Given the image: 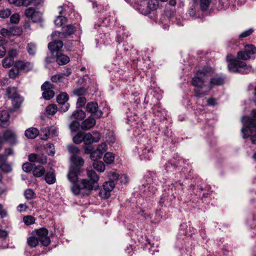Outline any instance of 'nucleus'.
<instances>
[{
    "instance_id": "obj_25",
    "label": "nucleus",
    "mask_w": 256,
    "mask_h": 256,
    "mask_svg": "<svg viewBox=\"0 0 256 256\" xmlns=\"http://www.w3.org/2000/svg\"><path fill=\"white\" fill-rule=\"evenodd\" d=\"M6 95L9 98L12 99L19 94L16 87H8L6 88Z\"/></svg>"
},
{
    "instance_id": "obj_45",
    "label": "nucleus",
    "mask_w": 256,
    "mask_h": 256,
    "mask_svg": "<svg viewBox=\"0 0 256 256\" xmlns=\"http://www.w3.org/2000/svg\"><path fill=\"white\" fill-rule=\"evenodd\" d=\"M80 123L76 120L72 121L70 124V128L72 132L78 131Z\"/></svg>"
},
{
    "instance_id": "obj_44",
    "label": "nucleus",
    "mask_w": 256,
    "mask_h": 256,
    "mask_svg": "<svg viewBox=\"0 0 256 256\" xmlns=\"http://www.w3.org/2000/svg\"><path fill=\"white\" fill-rule=\"evenodd\" d=\"M11 10L8 8H4L0 10V17L1 18H7L11 14Z\"/></svg>"
},
{
    "instance_id": "obj_31",
    "label": "nucleus",
    "mask_w": 256,
    "mask_h": 256,
    "mask_svg": "<svg viewBox=\"0 0 256 256\" xmlns=\"http://www.w3.org/2000/svg\"><path fill=\"white\" fill-rule=\"evenodd\" d=\"M12 102V106L15 108H19L21 104H22V102L23 101V99L22 97L20 96V95L16 97H14V98L11 99Z\"/></svg>"
},
{
    "instance_id": "obj_24",
    "label": "nucleus",
    "mask_w": 256,
    "mask_h": 256,
    "mask_svg": "<svg viewBox=\"0 0 256 256\" xmlns=\"http://www.w3.org/2000/svg\"><path fill=\"white\" fill-rule=\"evenodd\" d=\"M33 0H8L10 3L16 6H28Z\"/></svg>"
},
{
    "instance_id": "obj_49",
    "label": "nucleus",
    "mask_w": 256,
    "mask_h": 256,
    "mask_svg": "<svg viewBox=\"0 0 256 256\" xmlns=\"http://www.w3.org/2000/svg\"><path fill=\"white\" fill-rule=\"evenodd\" d=\"M22 170L28 172H30V171H32L33 168H34V166L33 164L30 162H26L23 164L22 165Z\"/></svg>"
},
{
    "instance_id": "obj_58",
    "label": "nucleus",
    "mask_w": 256,
    "mask_h": 256,
    "mask_svg": "<svg viewBox=\"0 0 256 256\" xmlns=\"http://www.w3.org/2000/svg\"><path fill=\"white\" fill-rule=\"evenodd\" d=\"M97 150L102 153L103 155L104 153L107 150V145L106 143H102L98 145Z\"/></svg>"
},
{
    "instance_id": "obj_61",
    "label": "nucleus",
    "mask_w": 256,
    "mask_h": 256,
    "mask_svg": "<svg viewBox=\"0 0 256 256\" xmlns=\"http://www.w3.org/2000/svg\"><path fill=\"white\" fill-rule=\"evenodd\" d=\"M18 51L16 49H11L8 52V58H10L12 60L13 58L18 56Z\"/></svg>"
},
{
    "instance_id": "obj_15",
    "label": "nucleus",
    "mask_w": 256,
    "mask_h": 256,
    "mask_svg": "<svg viewBox=\"0 0 256 256\" xmlns=\"http://www.w3.org/2000/svg\"><path fill=\"white\" fill-rule=\"evenodd\" d=\"M28 160L30 162H36L40 164H44L46 162V157L44 155H38L35 154H31L28 156Z\"/></svg>"
},
{
    "instance_id": "obj_16",
    "label": "nucleus",
    "mask_w": 256,
    "mask_h": 256,
    "mask_svg": "<svg viewBox=\"0 0 256 256\" xmlns=\"http://www.w3.org/2000/svg\"><path fill=\"white\" fill-rule=\"evenodd\" d=\"M224 78L222 76H216L210 78L208 84L210 86V90L214 86L222 85L224 83Z\"/></svg>"
},
{
    "instance_id": "obj_41",
    "label": "nucleus",
    "mask_w": 256,
    "mask_h": 256,
    "mask_svg": "<svg viewBox=\"0 0 256 256\" xmlns=\"http://www.w3.org/2000/svg\"><path fill=\"white\" fill-rule=\"evenodd\" d=\"M10 118L8 112L4 110L0 112V120L2 122H7Z\"/></svg>"
},
{
    "instance_id": "obj_22",
    "label": "nucleus",
    "mask_w": 256,
    "mask_h": 256,
    "mask_svg": "<svg viewBox=\"0 0 256 256\" xmlns=\"http://www.w3.org/2000/svg\"><path fill=\"white\" fill-rule=\"evenodd\" d=\"M56 62L59 65H64L70 62V58L64 54H60L56 56Z\"/></svg>"
},
{
    "instance_id": "obj_42",
    "label": "nucleus",
    "mask_w": 256,
    "mask_h": 256,
    "mask_svg": "<svg viewBox=\"0 0 256 256\" xmlns=\"http://www.w3.org/2000/svg\"><path fill=\"white\" fill-rule=\"evenodd\" d=\"M11 36H20L22 33V30L19 27L14 26L10 28Z\"/></svg>"
},
{
    "instance_id": "obj_2",
    "label": "nucleus",
    "mask_w": 256,
    "mask_h": 256,
    "mask_svg": "<svg viewBox=\"0 0 256 256\" xmlns=\"http://www.w3.org/2000/svg\"><path fill=\"white\" fill-rule=\"evenodd\" d=\"M214 73L211 67H206L198 70L192 80V84L194 87V92L196 96L202 98L208 94L210 86L208 84V77Z\"/></svg>"
},
{
    "instance_id": "obj_46",
    "label": "nucleus",
    "mask_w": 256,
    "mask_h": 256,
    "mask_svg": "<svg viewBox=\"0 0 256 256\" xmlns=\"http://www.w3.org/2000/svg\"><path fill=\"white\" fill-rule=\"evenodd\" d=\"M24 196L27 200H31L34 198V192L31 189H27L25 190Z\"/></svg>"
},
{
    "instance_id": "obj_6",
    "label": "nucleus",
    "mask_w": 256,
    "mask_h": 256,
    "mask_svg": "<svg viewBox=\"0 0 256 256\" xmlns=\"http://www.w3.org/2000/svg\"><path fill=\"white\" fill-rule=\"evenodd\" d=\"M251 114L252 117L244 116L241 120L244 125L242 132L244 138L250 136V134L252 133L250 128H256V110H252Z\"/></svg>"
},
{
    "instance_id": "obj_52",
    "label": "nucleus",
    "mask_w": 256,
    "mask_h": 256,
    "mask_svg": "<svg viewBox=\"0 0 256 256\" xmlns=\"http://www.w3.org/2000/svg\"><path fill=\"white\" fill-rule=\"evenodd\" d=\"M24 222L26 225H30L34 222V218L32 216H26L24 218Z\"/></svg>"
},
{
    "instance_id": "obj_53",
    "label": "nucleus",
    "mask_w": 256,
    "mask_h": 256,
    "mask_svg": "<svg viewBox=\"0 0 256 256\" xmlns=\"http://www.w3.org/2000/svg\"><path fill=\"white\" fill-rule=\"evenodd\" d=\"M64 78L63 75L62 74H55L51 77V80L54 82H60Z\"/></svg>"
},
{
    "instance_id": "obj_3",
    "label": "nucleus",
    "mask_w": 256,
    "mask_h": 256,
    "mask_svg": "<svg viewBox=\"0 0 256 256\" xmlns=\"http://www.w3.org/2000/svg\"><path fill=\"white\" fill-rule=\"evenodd\" d=\"M238 59H234L233 56L230 54L226 57L227 61L228 62V68L229 71L232 72H239L243 74H248L251 70V67L248 66L242 60H248L250 59V56L244 50L240 51L237 54Z\"/></svg>"
},
{
    "instance_id": "obj_9",
    "label": "nucleus",
    "mask_w": 256,
    "mask_h": 256,
    "mask_svg": "<svg viewBox=\"0 0 256 256\" xmlns=\"http://www.w3.org/2000/svg\"><path fill=\"white\" fill-rule=\"evenodd\" d=\"M115 186V184L112 180L105 182L103 184V190L100 192L101 196L104 198H108L110 196V192Z\"/></svg>"
},
{
    "instance_id": "obj_60",
    "label": "nucleus",
    "mask_w": 256,
    "mask_h": 256,
    "mask_svg": "<svg viewBox=\"0 0 256 256\" xmlns=\"http://www.w3.org/2000/svg\"><path fill=\"white\" fill-rule=\"evenodd\" d=\"M60 106L59 108L60 111L62 112H66L70 108V104L68 103L64 102V104H60Z\"/></svg>"
},
{
    "instance_id": "obj_56",
    "label": "nucleus",
    "mask_w": 256,
    "mask_h": 256,
    "mask_svg": "<svg viewBox=\"0 0 256 256\" xmlns=\"http://www.w3.org/2000/svg\"><path fill=\"white\" fill-rule=\"evenodd\" d=\"M0 34L4 37H10L11 36L10 28L9 29L2 28L0 32Z\"/></svg>"
},
{
    "instance_id": "obj_57",
    "label": "nucleus",
    "mask_w": 256,
    "mask_h": 256,
    "mask_svg": "<svg viewBox=\"0 0 256 256\" xmlns=\"http://www.w3.org/2000/svg\"><path fill=\"white\" fill-rule=\"evenodd\" d=\"M20 20V16L18 14H14L10 18V21L12 23L17 24Z\"/></svg>"
},
{
    "instance_id": "obj_5",
    "label": "nucleus",
    "mask_w": 256,
    "mask_h": 256,
    "mask_svg": "<svg viewBox=\"0 0 256 256\" xmlns=\"http://www.w3.org/2000/svg\"><path fill=\"white\" fill-rule=\"evenodd\" d=\"M136 148L141 160H150L152 156L153 152L150 140L146 136H142L138 140Z\"/></svg>"
},
{
    "instance_id": "obj_47",
    "label": "nucleus",
    "mask_w": 256,
    "mask_h": 256,
    "mask_svg": "<svg viewBox=\"0 0 256 256\" xmlns=\"http://www.w3.org/2000/svg\"><path fill=\"white\" fill-rule=\"evenodd\" d=\"M19 74V70L17 68H12L9 72V76L12 78H15Z\"/></svg>"
},
{
    "instance_id": "obj_59",
    "label": "nucleus",
    "mask_w": 256,
    "mask_h": 256,
    "mask_svg": "<svg viewBox=\"0 0 256 256\" xmlns=\"http://www.w3.org/2000/svg\"><path fill=\"white\" fill-rule=\"evenodd\" d=\"M48 130L47 128L42 130V134H40V137L42 140H46L48 138Z\"/></svg>"
},
{
    "instance_id": "obj_4",
    "label": "nucleus",
    "mask_w": 256,
    "mask_h": 256,
    "mask_svg": "<svg viewBox=\"0 0 256 256\" xmlns=\"http://www.w3.org/2000/svg\"><path fill=\"white\" fill-rule=\"evenodd\" d=\"M48 230L45 228H41L36 232V236H30L27 240V242L31 247H36L39 242L42 245L48 246L50 242L48 236Z\"/></svg>"
},
{
    "instance_id": "obj_27",
    "label": "nucleus",
    "mask_w": 256,
    "mask_h": 256,
    "mask_svg": "<svg viewBox=\"0 0 256 256\" xmlns=\"http://www.w3.org/2000/svg\"><path fill=\"white\" fill-rule=\"evenodd\" d=\"M93 167L98 172H103L105 170V165L102 161H98L97 160H94Z\"/></svg>"
},
{
    "instance_id": "obj_21",
    "label": "nucleus",
    "mask_w": 256,
    "mask_h": 256,
    "mask_svg": "<svg viewBox=\"0 0 256 256\" xmlns=\"http://www.w3.org/2000/svg\"><path fill=\"white\" fill-rule=\"evenodd\" d=\"M250 56V58H253V56L256 54V48L254 45L248 44L246 45L243 50Z\"/></svg>"
},
{
    "instance_id": "obj_28",
    "label": "nucleus",
    "mask_w": 256,
    "mask_h": 256,
    "mask_svg": "<svg viewBox=\"0 0 256 256\" xmlns=\"http://www.w3.org/2000/svg\"><path fill=\"white\" fill-rule=\"evenodd\" d=\"M68 94L66 92H62L56 97V101L58 104H64L68 100Z\"/></svg>"
},
{
    "instance_id": "obj_23",
    "label": "nucleus",
    "mask_w": 256,
    "mask_h": 256,
    "mask_svg": "<svg viewBox=\"0 0 256 256\" xmlns=\"http://www.w3.org/2000/svg\"><path fill=\"white\" fill-rule=\"evenodd\" d=\"M44 180L46 182L49 184H54L56 181V176L54 172H49L46 173Z\"/></svg>"
},
{
    "instance_id": "obj_26",
    "label": "nucleus",
    "mask_w": 256,
    "mask_h": 256,
    "mask_svg": "<svg viewBox=\"0 0 256 256\" xmlns=\"http://www.w3.org/2000/svg\"><path fill=\"white\" fill-rule=\"evenodd\" d=\"M71 117L77 120H80L86 117V114L82 110H76L74 112Z\"/></svg>"
},
{
    "instance_id": "obj_63",
    "label": "nucleus",
    "mask_w": 256,
    "mask_h": 256,
    "mask_svg": "<svg viewBox=\"0 0 256 256\" xmlns=\"http://www.w3.org/2000/svg\"><path fill=\"white\" fill-rule=\"evenodd\" d=\"M51 86H52V84L50 82H46L42 84V86H41V88H42V90H43V92H44V90H47L51 89L52 88Z\"/></svg>"
},
{
    "instance_id": "obj_55",
    "label": "nucleus",
    "mask_w": 256,
    "mask_h": 256,
    "mask_svg": "<svg viewBox=\"0 0 256 256\" xmlns=\"http://www.w3.org/2000/svg\"><path fill=\"white\" fill-rule=\"evenodd\" d=\"M253 32L254 30L252 28H250L242 32L239 36L240 38H244L250 36Z\"/></svg>"
},
{
    "instance_id": "obj_35",
    "label": "nucleus",
    "mask_w": 256,
    "mask_h": 256,
    "mask_svg": "<svg viewBox=\"0 0 256 256\" xmlns=\"http://www.w3.org/2000/svg\"><path fill=\"white\" fill-rule=\"evenodd\" d=\"M114 156L112 152H106L104 156V162L108 164L112 163L114 161Z\"/></svg>"
},
{
    "instance_id": "obj_18",
    "label": "nucleus",
    "mask_w": 256,
    "mask_h": 256,
    "mask_svg": "<svg viewBox=\"0 0 256 256\" xmlns=\"http://www.w3.org/2000/svg\"><path fill=\"white\" fill-rule=\"evenodd\" d=\"M39 130L34 128L27 129L24 132L25 136L30 139H34L39 134Z\"/></svg>"
},
{
    "instance_id": "obj_11",
    "label": "nucleus",
    "mask_w": 256,
    "mask_h": 256,
    "mask_svg": "<svg viewBox=\"0 0 256 256\" xmlns=\"http://www.w3.org/2000/svg\"><path fill=\"white\" fill-rule=\"evenodd\" d=\"M140 121L139 118L136 114H133L127 116V122L128 124H129L132 129L136 130L139 128L140 124H138Z\"/></svg>"
},
{
    "instance_id": "obj_54",
    "label": "nucleus",
    "mask_w": 256,
    "mask_h": 256,
    "mask_svg": "<svg viewBox=\"0 0 256 256\" xmlns=\"http://www.w3.org/2000/svg\"><path fill=\"white\" fill-rule=\"evenodd\" d=\"M108 176L110 179V180H112L114 182V180H117L119 177V175L118 173L111 172L108 173Z\"/></svg>"
},
{
    "instance_id": "obj_64",
    "label": "nucleus",
    "mask_w": 256,
    "mask_h": 256,
    "mask_svg": "<svg viewBox=\"0 0 256 256\" xmlns=\"http://www.w3.org/2000/svg\"><path fill=\"white\" fill-rule=\"evenodd\" d=\"M28 208V206L25 204H20L17 208L18 210L20 212L25 211Z\"/></svg>"
},
{
    "instance_id": "obj_12",
    "label": "nucleus",
    "mask_w": 256,
    "mask_h": 256,
    "mask_svg": "<svg viewBox=\"0 0 256 256\" xmlns=\"http://www.w3.org/2000/svg\"><path fill=\"white\" fill-rule=\"evenodd\" d=\"M3 138L8 142L14 144H15L16 140V133L10 130H7L3 134Z\"/></svg>"
},
{
    "instance_id": "obj_32",
    "label": "nucleus",
    "mask_w": 256,
    "mask_h": 256,
    "mask_svg": "<svg viewBox=\"0 0 256 256\" xmlns=\"http://www.w3.org/2000/svg\"><path fill=\"white\" fill-rule=\"evenodd\" d=\"M54 92L52 88L47 90H44L42 92V96L46 100L52 99L54 98Z\"/></svg>"
},
{
    "instance_id": "obj_34",
    "label": "nucleus",
    "mask_w": 256,
    "mask_h": 256,
    "mask_svg": "<svg viewBox=\"0 0 256 256\" xmlns=\"http://www.w3.org/2000/svg\"><path fill=\"white\" fill-rule=\"evenodd\" d=\"M159 0H150L148 3V8L150 10H154L158 6Z\"/></svg>"
},
{
    "instance_id": "obj_10",
    "label": "nucleus",
    "mask_w": 256,
    "mask_h": 256,
    "mask_svg": "<svg viewBox=\"0 0 256 256\" xmlns=\"http://www.w3.org/2000/svg\"><path fill=\"white\" fill-rule=\"evenodd\" d=\"M86 110L88 112L92 114L96 118H100L103 114L100 110H98V104L94 102H88L86 106Z\"/></svg>"
},
{
    "instance_id": "obj_7",
    "label": "nucleus",
    "mask_w": 256,
    "mask_h": 256,
    "mask_svg": "<svg viewBox=\"0 0 256 256\" xmlns=\"http://www.w3.org/2000/svg\"><path fill=\"white\" fill-rule=\"evenodd\" d=\"M84 148L85 153L89 154L92 151L93 146L92 144L98 142L100 138V134L98 132H92V133L88 132L84 136Z\"/></svg>"
},
{
    "instance_id": "obj_48",
    "label": "nucleus",
    "mask_w": 256,
    "mask_h": 256,
    "mask_svg": "<svg viewBox=\"0 0 256 256\" xmlns=\"http://www.w3.org/2000/svg\"><path fill=\"white\" fill-rule=\"evenodd\" d=\"M86 102V98L84 96H80L78 98L76 102V107L78 108H82L84 106Z\"/></svg>"
},
{
    "instance_id": "obj_13",
    "label": "nucleus",
    "mask_w": 256,
    "mask_h": 256,
    "mask_svg": "<svg viewBox=\"0 0 256 256\" xmlns=\"http://www.w3.org/2000/svg\"><path fill=\"white\" fill-rule=\"evenodd\" d=\"M25 15L28 18H31L34 22L40 21L41 19L40 15L35 11L32 8H27L25 12Z\"/></svg>"
},
{
    "instance_id": "obj_36",
    "label": "nucleus",
    "mask_w": 256,
    "mask_h": 256,
    "mask_svg": "<svg viewBox=\"0 0 256 256\" xmlns=\"http://www.w3.org/2000/svg\"><path fill=\"white\" fill-rule=\"evenodd\" d=\"M26 48L27 51L30 54L34 56L36 54V46L32 42L28 44Z\"/></svg>"
},
{
    "instance_id": "obj_17",
    "label": "nucleus",
    "mask_w": 256,
    "mask_h": 256,
    "mask_svg": "<svg viewBox=\"0 0 256 256\" xmlns=\"http://www.w3.org/2000/svg\"><path fill=\"white\" fill-rule=\"evenodd\" d=\"M96 120L91 116L88 117L83 121L81 124V128L83 130H89L96 124Z\"/></svg>"
},
{
    "instance_id": "obj_33",
    "label": "nucleus",
    "mask_w": 256,
    "mask_h": 256,
    "mask_svg": "<svg viewBox=\"0 0 256 256\" xmlns=\"http://www.w3.org/2000/svg\"><path fill=\"white\" fill-rule=\"evenodd\" d=\"M216 7L218 10L226 9L228 7V0H218L216 4Z\"/></svg>"
},
{
    "instance_id": "obj_19",
    "label": "nucleus",
    "mask_w": 256,
    "mask_h": 256,
    "mask_svg": "<svg viewBox=\"0 0 256 256\" xmlns=\"http://www.w3.org/2000/svg\"><path fill=\"white\" fill-rule=\"evenodd\" d=\"M32 172L35 177L40 178L44 176L45 169L42 166H34Z\"/></svg>"
},
{
    "instance_id": "obj_39",
    "label": "nucleus",
    "mask_w": 256,
    "mask_h": 256,
    "mask_svg": "<svg viewBox=\"0 0 256 256\" xmlns=\"http://www.w3.org/2000/svg\"><path fill=\"white\" fill-rule=\"evenodd\" d=\"M90 154V158L92 160L101 158L102 156V153L97 149L93 152L92 151Z\"/></svg>"
},
{
    "instance_id": "obj_20",
    "label": "nucleus",
    "mask_w": 256,
    "mask_h": 256,
    "mask_svg": "<svg viewBox=\"0 0 256 256\" xmlns=\"http://www.w3.org/2000/svg\"><path fill=\"white\" fill-rule=\"evenodd\" d=\"M250 56V58H253V56L256 54V48L254 45L248 44L246 45L243 50Z\"/></svg>"
},
{
    "instance_id": "obj_40",
    "label": "nucleus",
    "mask_w": 256,
    "mask_h": 256,
    "mask_svg": "<svg viewBox=\"0 0 256 256\" xmlns=\"http://www.w3.org/2000/svg\"><path fill=\"white\" fill-rule=\"evenodd\" d=\"M86 94V90L83 88H76L73 90V94L77 96H83Z\"/></svg>"
},
{
    "instance_id": "obj_37",
    "label": "nucleus",
    "mask_w": 256,
    "mask_h": 256,
    "mask_svg": "<svg viewBox=\"0 0 256 256\" xmlns=\"http://www.w3.org/2000/svg\"><path fill=\"white\" fill-rule=\"evenodd\" d=\"M58 108L54 104H52L48 106L46 109L47 114L50 115H54L55 114Z\"/></svg>"
},
{
    "instance_id": "obj_51",
    "label": "nucleus",
    "mask_w": 256,
    "mask_h": 256,
    "mask_svg": "<svg viewBox=\"0 0 256 256\" xmlns=\"http://www.w3.org/2000/svg\"><path fill=\"white\" fill-rule=\"evenodd\" d=\"M13 62L12 58H6L2 61V66L4 68H8L12 64Z\"/></svg>"
},
{
    "instance_id": "obj_1",
    "label": "nucleus",
    "mask_w": 256,
    "mask_h": 256,
    "mask_svg": "<svg viewBox=\"0 0 256 256\" xmlns=\"http://www.w3.org/2000/svg\"><path fill=\"white\" fill-rule=\"evenodd\" d=\"M68 149L72 154L70 158L72 164L68 174L69 181L72 183L71 190L74 195L88 196L92 190L98 188L99 176L94 171L90 170L87 172L88 180H78V176L83 172L81 167L84 164V160L81 157L76 156L80 152L78 147L70 145L68 146Z\"/></svg>"
},
{
    "instance_id": "obj_14",
    "label": "nucleus",
    "mask_w": 256,
    "mask_h": 256,
    "mask_svg": "<svg viewBox=\"0 0 256 256\" xmlns=\"http://www.w3.org/2000/svg\"><path fill=\"white\" fill-rule=\"evenodd\" d=\"M55 36L54 39V41L50 42L48 44V48L51 52H57L60 50L63 46V42L62 40H55Z\"/></svg>"
},
{
    "instance_id": "obj_62",
    "label": "nucleus",
    "mask_w": 256,
    "mask_h": 256,
    "mask_svg": "<svg viewBox=\"0 0 256 256\" xmlns=\"http://www.w3.org/2000/svg\"><path fill=\"white\" fill-rule=\"evenodd\" d=\"M51 86H52V84L50 82H46L42 84V86H41V88H42V90H43V92H44V90H47L51 89L52 88Z\"/></svg>"
},
{
    "instance_id": "obj_30",
    "label": "nucleus",
    "mask_w": 256,
    "mask_h": 256,
    "mask_svg": "<svg viewBox=\"0 0 256 256\" xmlns=\"http://www.w3.org/2000/svg\"><path fill=\"white\" fill-rule=\"evenodd\" d=\"M6 43L3 40V38L0 36V58H3L6 52Z\"/></svg>"
},
{
    "instance_id": "obj_38",
    "label": "nucleus",
    "mask_w": 256,
    "mask_h": 256,
    "mask_svg": "<svg viewBox=\"0 0 256 256\" xmlns=\"http://www.w3.org/2000/svg\"><path fill=\"white\" fill-rule=\"evenodd\" d=\"M6 159L4 161L0 162V169L4 172H10L12 171L11 166L6 162Z\"/></svg>"
},
{
    "instance_id": "obj_29",
    "label": "nucleus",
    "mask_w": 256,
    "mask_h": 256,
    "mask_svg": "<svg viewBox=\"0 0 256 256\" xmlns=\"http://www.w3.org/2000/svg\"><path fill=\"white\" fill-rule=\"evenodd\" d=\"M62 12V10L60 11V15L57 16V18L54 20V24L56 26H62L67 21V19L66 17L60 16Z\"/></svg>"
},
{
    "instance_id": "obj_50",
    "label": "nucleus",
    "mask_w": 256,
    "mask_h": 256,
    "mask_svg": "<svg viewBox=\"0 0 256 256\" xmlns=\"http://www.w3.org/2000/svg\"><path fill=\"white\" fill-rule=\"evenodd\" d=\"M46 151L48 155L53 156L55 154L54 146L52 144H48L46 147Z\"/></svg>"
},
{
    "instance_id": "obj_8",
    "label": "nucleus",
    "mask_w": 256,
    "mask_h": 256,
    "mask_svg": "<svg viewBox=\"0 0 256 256\" xmlns=\"http://www.w3.org/2000/svg\"><path fill=\"white\" fill-rule=\"evenodd\" d=\"M76 28L74 26L71 24L67 25L66 27L62 28V32H54L52 34V36L54 38L55 36L60 38H67L76 32Z\"/></svg>"
},
{
    "instance_id": "obj_43",
    "label": "nucleus",
    "mask_w": 256,
    "mask_h": 256,
    "mask_svg": "<svg viewBox=\"0 0 256 256\" xmlns=\"http://www.w3.org/2000/svg\"><path fill=\"white\" fill-rule=\"evenodd\" d=\"M72 140L74 144H80L84 140V136L80 133H78L73 137Z\"/></svg>"
}]
</instances>
